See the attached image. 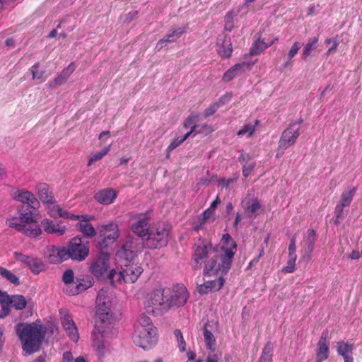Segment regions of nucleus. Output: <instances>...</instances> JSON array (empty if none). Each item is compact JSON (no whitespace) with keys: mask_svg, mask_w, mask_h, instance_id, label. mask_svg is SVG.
Listing matches in <instances>:
<instances>
[{"mask_svg":"<svg viewBox=\"0 0 362 362\" xmlns=\"http://www.w3.org/2000/svg\"><path fill=\"white\" fill-rule=\"evenodd\" d=\"M217 245L206 243L196 245L192 255V268L194 270L203 268V276H211L214 274H228L230 269V258L232 254L226 255Z\"/></svg>","mask_w":362,"mask_h":362,"instance_id":"f257e3e1","label":"nucleus"},{"mask_svg":"<svg viewBox=\"0 0 362 362\" xmlns=\"http://www.w3.org/2000/svg\"><path fill=\"white\" fill-rule=\"evenodd\" d=\"M95 327L92 332L93 344L98 356L102 357L105 346L103 339L105 329L111 325L113 314L110 308V300L106 291L101 289L95 300Z\"/></svg>","mask_w":362,"mask_h":362,"instance_id":"f03ea898","label":"nucleus"},{"mask_svg":"<svg viewBox=\"0 0 362 362\" xmlns=\"http://www.w3.org/2000/svg\"><path fill=\"white\" fill-rule=\"evenodd\" d=\"M49 261L52 264H59L69 259L82 262L89 255V242H83L82 238L76 236L70 240L67 247L50 245L47 247Z\"/></svg>","mask_w":362,"mask_h":362,"instance_id":"7ed1b4c3","label":"nucleus"},{"mask_svg":"<svg viewBox=\"0 0 362 362\" xmlns=\"http://www.w3.org/2000/svg\"><path fill=\"white\" fill-rule=\"evenodd\" d=\"M35 205H22L18 207L19 217H13L6 221V224L25 235L34 238L42 233L38 224V207Z\"/></svg>","mask_w":362,"mask_h":362,"instance_id":"20e7f679","label":"nucleus"},{"mask_svg":"<svg viewBox=\"0 0 362 362\" xmlns=\"http://www.w3.org/2000/svg\"><path fill=\"white\" fill-rule=\"evenodd\" d=\"M16 332L21 344L24 355L38 351L45 336V328L37 320L33 323L20 322L16 326Z\"/></svg>","mask_w":362,"mask_h":362,"instance_id":"39448f33","label":"nucleus"},{"mask_svg":"<svg viewBox=\"0 0 362 362\" xmlns=\"http://www.w3.org/2000/svg\"><path fill=\"white\" fill-rule=\"evenodd\" d=\"M133 340L136 346L149 349L156 342V328L147 316H142L135 326Z\"/></svg>","mask_w":362,"mask_h":362,"instance_id":"423d86ee","label":"nucleus"},{"mask_svg":"<svg viewBox=\"0 0 362 362\" xmlns=\"http://www.w3.org/2000/svg\"><path fill=\"white\" fill-rule=\"evenodd\" d=\"M169 230L160 223L153 224L142 242L145 248L155 250L167 245Z\"/></svg>","mask_w":362,"mask_h":362,"instance_id":"0eeeda50","label":"nucleus"},{"mask_svg":"<svg viewBox=\"0 0 362 362\" xmlns=\"http://www.w3.org/2000/svg\"><path fill=\"white\" fill-rule=\"evenodd\" d=\"M62 281L65 284L64 292L69 296L78 295L90 288L94 283L93 278L87 277L86 279H76L74 273L71 269H66L62 275Z\"/></svg>","mask_w":362,"mask_h":362,"instance_id":"6e6552de","label":"nucleus"},{"mask_svg":"<svg viewBox=\"0 0 362 362\" xmlns=\"http://www.w3.org/2000/svg\"><path fill=\"white\" fill-rule=\"evenodd\" d=\"M121 267L122 269L119 273L114 269L110 271L107 277L110 281H112L114 276L117 275V281L119 282L123 280L126 283H134L143 272V269L132 261L125 262Z\"/></svg>","mask_w":362,"mask_h":362,"instance_id":"1a4fd4ad","label":"nucleus"},{"mask_svg":"<svg viewBox=\"0 0 362 362\" xmlns=\"http://www.w3.org/2000/svg\"><path fill=\"white\" fill-rule=\"evenodd\" d=\"M170 293L168 288L155 289L151 294L145 304V308L148 313L153 315L163 313L167 308V298L165 295Z\"/></svg>","mask_w":362,"mask_h":362,"instance_id":"9d476101","label":"nucleus"},{"mask_svg":"<svg viewBox=\"0 0 362 362\" xmlns=\"http://www.w3.org/2000/svg\"><path fill=\"white\" fill-rule=\"evenodd\" d=\"M145 248L144 245L139 238L128 236L122 247L117 252L119 259H124L125 262L133 260Z\"/></svg>","mask_w":362,"mask_h":362,"instance_id":"9b49d317","label":"nucleus"},{"mask_svg":"<svg viewBox=\"0 0 362 362\" xmlns=\"http://www.w3.org/2000/svg\"><path fill=\"white\" fill-rule=\"evenodd\" d=\"M110 254L100 251L90 262L88 267L89 272L97 279L103 277L110 268Z\"/></svg>","mask_w":362,"mask_h":362,"instance_id":"f8f14e48","label":"nucleus"},{"mask_svg":"<svg viewBox=\"0 0 362 362\" xmlns=\"http://www.w3.org/2000/svg\"><path fill=\"white\" fill-rule=\"evenodd\" d=\"M119 231L117 223L111 221L103 225L100 230V236L103 239L98 243L100 249L106 248L109 245L114 243L119 238Z\"/></svg>","mask_w":362,"mask_h":362,"instance_id":"ddd939ff","label":"nucleus"},{"mask_svg":"<svg viewBox=\"0 0 362 362\" xmlns=\"http://www.w3.org/2000/svg\"><path fill=\"white\" fill-rule=\"evenodd\" d=\"M189 294L186 287L183 285H176L170 292V296L167 298V308L183 306L187 301Z\"/></svg>","mask_w":362,"mask_h":362,"instance_id":"4468645a","label":"nucleus"},{"mask_svg":"<svg viewBox=\"0 0 362 362\" xmlns=\"http://www.w3.org/2000/svg\"><path fill=\"white\" fill-rule=\"evenodd\" d=\"M300 136V127H296V124H290L281 134L279 141V151L286 150L293 146Z\"/></svg>","mask_w":362,"mask_h":362,"instance_id":"2eb2a0df","label":"nucleus"},{"mask_svg":"<svg viewBox=\"0 0 362 362\" xmlns=\"http://www.w3.org/2000/svg\"><path fill=\"white\" fill-rule=\"evenodd\" d=\"M15 259L27 266L34 274H38L45 270V264L40 258L23 255L21 252H14Z\"/></svg>","mask_w":362,"mask_h":362,"instance_id":"dca6fc26","label":"nucleus"},{"mask_svg":"<svg viewBox=\"0 0 362 362\" xmlns=\"http://www.w3.org/2000/svg\"><path fill=\"white\" fill-rule=\"evenodd\" d=\"M150 217L147 214H140L135 217V221L132 223L130 229L134 234L143 240L152 225L149 223Z\"/></svg>","mask_w":362,"mask_h":362,"instance_id":"f3484780","label":"nucleus"},{"mask_svg":"<svg viewBox=\"0 0 362 362\" xmlns=\"http://www.w3.org/2000/svg\"><path fill=\"white\" fill-rule=\"evenodd\" d=\"M227 274H214L210 277L214 276L215 279L205 281L199 285L197 291L201 294H206L212 291H219L224 285L226 279L224 276Z\"/></svg>","mask_w":362,"mask_h":362,"instance_id":"a211bd4d","label":"nucleus"},{"mask_svg":"<svg viewBox=\"0 0 362 362\" xmlns=\"http://www.w3.org/2000/svg\"><path fill=\"white\" fill-rule=\"evenodd\" d=\"M61 322L69 337L74 341L78 339V329L72 317L66 310L59 311Z\"/></svg>","mask_w":362,"mask_h":362,"instance_id":"6ab92c4d","label":"nucleus"},{"mask_svg":"<svg viewBox=\"0 0 362 362\" xmlns=\"http://www.w3.org/2000/svg\"><path fill=\"white\" fill-rule=\"evenodd\" d=\"M13 199L20 202L23 205L40 206V202L35 195L25 189H13L11 192Z\"/></svg>","mask_w":362,"mask_h":362,"instance_id":"aec40b11","label":"nucleus"},{"mask_svg":"<svg viewBox=\"0 0 362 362\" xmlns=\"http://www.w3.org/2000/svg\"><path fill=\"white\" fill-rule=\"evenodd\" d=\"M329 356V339L328 331L325 330L317 342L316 350V362H322L327 360Z\"/></svg>","mask_w":362,"mask_h":362,"instance_id":"412c9836","label":"nucleus"},{"mask_svg":"<svg viewBox=\"0 0 362 362\" xmlns=\"http://www.w3.org/2000/svg\"><path fill=\"white\" fill-rule=\"evenodd\" d=\"M245 215L247 218H255L262 205L257 198L247 195L241 202Z\"/></svg>","mask_w":362,"mask_h":362,"instance_id":"4be33fe9","label":"nucleus"},{"mask_svg":"<svg viewBox=\"0 0 362 362\" xmlns=\"http://www.w3.org/2000/svg\"><path fill=\"white\" fill-rule=\"evenodd\" d=\"M36 192L40 200L46 204L49 210L55 204V199L53 196L52 189L46 183H40L35 187Z\"/></svg>","mask_w":362,"mask_h":362,"instance_id":"5701e85b","label":"nucleus"},{"mask_svg":"<svg viewBox=\"0 0 362 362\" xmlns=\"http://www.w3.org/2000/svg\"><path fill=\"white\" fill-rule=\"evenodd\" d=\"M188 29L187 25L174 29L171 33L166 35L163 38L160 39L156 44V49L160 51L165 47L168 43L175 42L177 38L180 37Z\"/></svg>","mask_w":362,"mask_h":362,"instance_id":"b1692460","label":"nucleus"},{"mask_svg":"<svg viewBox=\"0 0 362 362\" xmlns=\"http://www.w3.org/2000/svg\"><path fill=\"white\" fill-rule=\"evenodd\" d=\"M221 243L222 245L221 246L217 245L218 250H222L224 252H223V254H232L230 258V267L231 268L233 259L236 252L237 244L228 233H226L223 235Z\"/></svg>","mask_w":362,"mask_h":362,"instance_id":"393cba45","label":"nucleus"},{"mask_svg":"<svg viewBox=\"0 0 362 362\" xmlns=\"http://www.w3.org/2000/svg\"><path fill=\"white\" fill-rule=\"evenodd\" d=\"M354 345L349 341H340L337 342V352L341 356L344 362H354L353 351Z\"/></svg>","mask_w":362,"mask_h":362,"instance_id":"a878e982","label":"nucleus"},{"mask_svg":"<svg viewBox=\"0 0 362 362\" xmlns=\"http://www.w3.org/2000/svg\"><path fill=\"white\" fill-rule=\"evenodd\" d=\"M116 191L112 188H105L100 190L94 195V199L100 204L108 205L112 204L117 198Z\"/></svg>","mask_w":362,"mask_h":362,"instance_id":"bb28decb","label":"nucleus"},{"mask_svg":"<svg viewBox=\"0 0 362 362\" xmlns=\"http://www.w3.org/2000/svg\"><path fill=\"white\" fill-rule=\"evenodd\" d=\"M41 224L44 230L48 234H57L62 235L65 233L66 228L59 223H55L54 221L45 218L42 221Z\"/></svg>","mask_w":362,"mask_h":362,"instance_id":"cd10ccee","label":"nucleus"},{"mask_svg":"<svg viewBox=\"0 0 362 362\" xmlns=\"http://www.w3.org/2000/svg\"><path fill=\"white\" fill-rule=\"evenodd\" d=\"M217 52L219 56L223 58H229L233 52V47L230 37L229 36H224L222 42L220 43V40L217 43Z\"/></svg>","mask_w":362,"mask_h":362,"instance_id":"c85d7f7f","label":"nucleus"},{"mask_svg":"<svg viewBox=\"0 0 362 362\" xmlns=\"http://www.w3.org/2000/svg\"><path fill=\"white\" fill-rule=\"evenodd\" d=\"M249 66V64L247 62L235 64L223 74V80L226 82L230 81L236 77L240 72L244 71L246 69H248Z\"/></svg>","mask_w":362,"mask_h":362,"instance_id":"c756f323","label":"nucleus"},{"mask_svg":"<svg viewBox=\"0 0 362 362\" xmlns=\"http://www.w3.org/2000/svg\"><path fill=\"white\" fill-rule=\"evenodd\" d=\"M83 220L77 224L78 230L88 238H93L96 235V230L92 224L88 223L89 218L88 215L82 216Z\"/></svg>","mask_w":362,"mask_h":362,"instance_id":"7c9ffc66","label":"nucleus"},{"mask_svg":"<svg viewBox=\"0 0 362 362\" xmlns=\"http://www.w3.org/2000/svg\"><path fill=\"white\" fill-rule=\"evenodd\" d=\"M276 40H278L277 37L274 38L269 42H264V40L259 38L252 44L250 50V54L251 56L259 55L267 48L271 47Z\"/></svg>","mask_w":362,"mask_h":362,"instance_id":"2f4dec72","label":"nucleus"},{"mask_svg":"<svg viewBox=\"0 0 362 362\" xmlns=\"http://www.w3.org/2000/svg\"><path fill=\"white\" fill-rule=\"evenodd\" d=\"M49 214L52 217L59 216L71 220H78L80 218L79 216L70 214L68 211L64 210L59 206L55 204L49 209Z\"/></svg>","mask_w":362,"mask_h":362,"instance_id":"473e14b6","label":"nucleus"},{"mask_svg":"<svg viewBox=\"0 0 362 362\" xmlns=\"http://www.w3.org/2000/svg\"><path fill=\"white\" fill-rule=\"evenodd\" d=\"M316 240V232L314 229H308L304 236V241L306 245V254L308 260L310 259V255L314 250L315 243Z\"/></svg>","mask_w":362,"mask_h":362,"instance_id":"72a5a7b5","label":"nucleus"},{"mask_svg":"<svg viewBox=\"0 0 362 362\" xmlns=\"http://www.w3.org/2000/svg\"><path fill=\"white\" fill-rule=\"evenodd\" d=\"M356 188L355 187H350L348 191H344L341 195V199L338 205L343 207H349L353 200L356 194Z\"/></svg>","mask_w":362,"mask_h":362,"instance_id":"f704fd0d","label":"nucleus"},{"mask_svg":"<svg viewBox=\"0 0 362 362\" xmlns=\"http://www.w3.org/2000/svg\"><path fill=\"white\" fill-rule=\"evenodd\" d=\"M318 40H319L317 37H313L308 39V42L304 46L301 54V59L303 60L306 61L310 56L312 50L317 47Z\"/></svg>","mask_w":362,"mask_h":362,"instance_id":"c9c22d12","label":"nucleus"},{"mask_svg":"<svg viewBox=\"0 0 362 362\" xmlns=\"http://www.w3.org/2000/svg\"><path fill=\"white\" fill-rule=\"evenodd\" d=\"M10 305L16 310H23L27 305V300L23 295H12Z\"/></svg>","mask_w":362,"mask_h":362,"instance_id":"e433bc0d","label":"nucleus"},{"mask_svg":"<svg viewBox=\"0 0 362 362\" xmlns=\"http://www.w3.org/2000/svg\"><path fill=\"white\" fill-rule=\"evenodd\" d=\"M0 275L10 283L15 286H18L21 282L19 278L12 273L10 270L0 266Z\"/></svg>","mask_w":362,"mask_h":362,"instance_id":"4c0bfd02","label":"nucleus"},{"mask_svg":"<svg viewBox=\"0 0 362 362\" xmlns=\"http://www.w3.org/2000/svg\"><path fill=\"white\" fill-rule=\"evenodd\" d=\"M204 337L206 343V348L214 352L216 350V339L213 333L208 330L206 327L204 329Z\"/></svg>","mask_w":362,"mask_h":362,"instance_id":"58836bf2","label":"nucleus"},{"mask_svg":"<svg viewBox=\"0 0 362 362\" xmlns=\"http://www.w3.org/2000/svg\"><path fill=\"white\" fill-rule=\"evenodd\" d=\"M259 124V120H255V125L252 124H247L244 125L238 132V136L247 135V137H250L256 129V126Z\"/></svg>","mask_w":362,"mask_h":362,"instance_id":"ea45409f","label":"nucleus"},{"mask_svg":"<svg viewBox=\"0 0 362 362\" xmlns=\"http://www.w3.org/2000/svg\"><path fill=\"white\" fill-rule=\"evenodd\" d=\"M40 63L36 62L30 69V72L32 74L33 80H39L40 82H44L46 80V76H45V71H39Z\"/></svg>","mask_w":362,"mask_h":362,"instance_id":"a19ab883","label":"nucleus"},{"mask_svg":"<svg viewBox=\"0 0 362 362\" xmlns=\"http://www.w3.org/2000/svg\"><path fill=\"white\" fill-rule=\"evenodd\" d=\"M195 126L192 127V129L190 130L189 132L185 134V136L179 139L178 138L175 139L168 146V151H172L173 150L175 149L177 146H179L182 142H184L189 136L190 134L194 132Z\"/></svg>","mask_w":362,"mask_h":362,"instance_id":"79ce46f5","label":"nucleus"},{"mask_svg":"<svg viewBox=\"0 0 362 362\" xmlns=\"http://www.w3.org/2000/svg\"><path fill=\"white\" fill-rule=\"evenodd\" d=\"M110 151V146L105 147L103 151L93 154L88 162V165H91L94 162L101 160Z\"/></svg>","mask_w":362,"mask_h":362,"instance_id":"37998d69","label":"nucleus"},{"mask_svg":"<svg viewBox=\"0 0 362 362\" xmlns=\"http://www.w3.org/2000/svg\"><path fill=\"white\" fill-rule=\"evenodd\" d=\"M344 208L338 204L336 205L334 209L335 219L334 221L335 225H339L345 218L346 213L344 212Z\"/></svg>","mask_w":362,"mask_h":362,"instance_id":"c03bdc74","label":"nucleus"},{"mask_svg":"<svg viewBox=\"0 0 362 362\" xmlns=\"http://www.w3.org/2000/svg\"><path fill=\"white\" fill-rule=\"evenodd\" d=\"M67 80L61 74H59L54 80L49 81L47 86L49 88L54 89L58 86L64 84Z\"/></svg>","mask_w":362,"mask_h":362,"instance_id":"a18cd8bd","label":"nucleus"},{"mask_svg":"<svg viewBox=\"0 0 362 362\" xmlns=\"http://www.w3.org/2000/svg\"><path fill=\"white\" fill-rule=\"evenodd\" d=\"M288 259H297L296 255V236H293L290 239V243L288 245Z\"/></svg>","mask_w":362,"mask_h":362,"instance_id":"49530a36","label":"nucleus"},{"mask_svg":"<svg viewBox=\"0 0 362 362\" xmlns=\"http://www.w3.org/2000/svg\"><path fill=\"white\" fill-rule=\"evenodd\" d=\"M239 178L238 174H235L233 177L226 179V178H221L218 180V184L221 185L223 188H228L232 184L237 182V180Z\"/></svg>","mask_w":362,"mask_h":362,"instance_id":"de8ad7c7","label":"nucleus"},{"mask_svg":"<svg viewBox=\"0 0 362 362\" xmlns=\"http://www.w3.org/2000/svg\"><path fill=\"white\" fill-rule=\"evenodd\" d=\"M233 17L234 14L233 11H229L225 16V30L230 32L233 28Z\"/></svg>","mask_w":362,"mask_h":362,"instance_id":"09e8293b","label":"nucleus"},{"mask_svg":"<svg viewBox=\"0 0 362 362\" xmlns=\"http://www.w3.org/2000/svg\"><path fill=\"white\" fill-rule=\"evenodd\" d=\"M175 336L178 341L179 349L181 352H184L186 349V343L184 340L182 334L180 329H175L174 332Z\"/></svg>","mask_w":362,"mask_h":362,"instance_id":"8fccbe9b","label":"nucleus"},{"mask_svg":"<svg viewBox=\"0 0 362 362\" xmlns=\"http://www.w3.org/2000/svg\"><path fill=\"white\" fill-rule=\"evenodd\" d=\"M296 259H288L286 263V266L284 267L281 269L283 273H293L296 270Z\"/></svg>","mask_w":362,"mask_h":362,"instance_id":"3c124183","label":"nucleus"},{"mask_svg":"<svg viewBox=\"0 0 362 362\" xmlns=\"http://www.w3.org/2000/svg\"><path fill=\"white\" fill-rule=\"evenodd\" d=\"M198 115L196 114H192L190 116H189L184 122V126L186 128L191 127V130L192 129V127L195 126L194 129V132L195 131V129L198 127L197 124H194V122L198 119Z\"/></svg>","mask_w":362,"mask_h":362,"instance_id":"603ef678","label":"nucleus"},{"mask_svg":"<svg viewBox=\"0 0 362 362\" xmlns=\"http://www.w3.org/2000/svg\"><path fill=\"white\" fill-rule=\"evenodd\" d=\"M300 47L301 44L299 42H295L288 52L287 59L291 60L297 54Z\"/></svg>","mask_w":362,"mask_h":362,"instance_id":"864d4df0","label":"nucleus"},{"mask_svg":"<svg viewBox=\"0 0 362 362\" xmlns=\"http://www.w3.org/2000/svg\"><path fill=\"white\" fill-rule=\"evenodd\" d=\"M76 66L74 62H71L68 66L65 67L60 74L64 77L67 81L70 76L72 74V73L75 71Z\"/></svg>","mask_w":362,"mask_h":362,"instance_id":"5fc2aeb1","label":"nucleus"},{"mask_svg":"<svg viewBox=\"0 0 362 362\" xmlns=\"http://www.w3.org/2000/svg\"><path fill=\"white\" fill-rule=\"evenodd\" d=\"M255 167V163L254 161H251L249 163L243 165V176L245 177H247Z\"/></svg>","mask_w":362,"mask_h":362,"instance_id":"6e6d98bb","label":"nucleus"},{"mask_svg":"<svg viewBox=\"0 0 362 362\" xmlns=\"http://www.w3.org/2000/svg\"><path fill=\"white\" fill-rule=\"evenodd\" d=\"M221 356V352H211L206 356V362H219Z\"/></svg>","mask_w":362,"mask_h":362,"instance_id":"4d7b16f0","label":"nucleus"},{"mask_svg":"<svg viewBox=\"0 0 362 362\" xmlns=\"http://www.w3.org/2000/svg\"><path fill=\"white\" fill-rule=\"evenodd\" d=\"M11 296H9L6 291L0 289V303L1 305H11Z\"/></svg>","mask_w":362,"mask_h":362,"instance_id":"13d9d810","label":"nucleus"},{"mask_svg":"<svg viewBox=\"0 0 362 362\" xmlns=\"http://www.w3.org/2000/svg\"><path fill=\"white\" fill-rule=\"evenodd\" d=\"M232 98V93H226L224 95L221 96L217 102L215 103V105H218V107L219 108L221 106L225 105L228 103Z\"/></svg>","mask_w":362,"mask_h":362,"instance_id":"bf43d9fd","label":"nucleus"},{"mask_svg":"<svg viewBox=\"0 0 362 362\" xmlns=\"http://www.w3.org/2000/svg\"><path fill=\"white\" fill-rule=\"evenodd\" d=\"M218 109V105H215V103L210 105L209 107L206 108L204 111L203 115L205 117H209L213 115L217 111Z\"/></svg>","mask_w":362,"mask_h":362,"instance_id":"052dcab7","label":"nucleus"},{"mask_svg":"<svg viewBox=\"0 0 362 362\" xmlns=\"http://www.w3.org/2000/svg\"><path fill=\"white\" fill-rule=\"evenodd\" d=\"M0 318L3 319L8 316L11 313L10 305H1Z\"/></svg>","mask_w":362,"mask_h":362,"instance_id":"680f3d73","label":"nucleus"},{"mask_svg":"<svg viewBox=\"0 0 362 362\" xmlns=\"http://www.w3.org/2000/svg\"><path fill=\"white\" fill-rule=\"evenodd\" d=\"M238 160L241 163L242 165H243L245 164H247V163H249L250 162L252 161L251 160L250 156L248 154H246V153H242L239 156Z\"/></svg>","mask_w":362,"mask_h":362,"instance_id":"e2e57ef3","label":"nucleus"},{"mask_svg":"<svg viewBox=\"0 0 362 362\" xmlns=\"http://www.w3.org/2000/svg\"><path fill=\"white\" fill-rule=\"evenodd\" d=\"M273 349L274 346L272 343L271 341H267V344L264 345L262 353L264 354V355H272Z\"/></svg>","mask_w":362,"mask_h":362,"instance_id":"0e129e2a","label":"nucleus"},{"mask_svg":"<svg viewBox=\"0 0 362 362\" xmlns=\"http://www.w3.org/2000/svg\"><path fill=\"white\" fill-rule=\"evenodd\" d=\"M273 349L274 346L272 343L271 341H267V344L264 345L262 353L264 354V355H272Z\"/></svg>","mask_w":362,"mask_h":362,"instance_id":"69168bd1","label":"nucleus"},{"mask_svg":"<svg viewBox=\"0 0 362 362\" xmlns=\"http://www.w3.org/2000/svg\"><path fill=\"white\" fill-rule=\"evenodd\" d=\"M264 249H262L259 252V254L257 257H255L253 259H252L247 266V269H251L252 266L255 265L259 261V259L264 255Z\"/></svg>","mask_w":362,"mask_h":362,"instance_id":"338daca9","label":"nucleus"},{"mask_svg":"<svg viewBox=\"0 0 362 362\" xmlns=\"http://www.w3.org/2000/svg\"><path fill=\"white\" fill-rule=\"evenodd\" d=\"M213 214L214 211L211 210V209L209 208L202 214L199 218L206 222V220H208L212 216Z\"/></svg>","mask_w":362,"mask_h":362,"instance_id":"774afa93","label":"nucleus"}]
</instances>
